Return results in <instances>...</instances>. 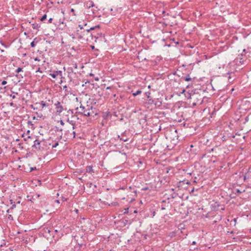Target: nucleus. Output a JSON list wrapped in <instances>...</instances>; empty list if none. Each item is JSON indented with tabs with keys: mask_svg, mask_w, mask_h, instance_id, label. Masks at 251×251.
<instances>
[{
	"mask_svg": "<svg viewBox=\"0 0 251 251\" xmlns=\"http://www.w3.org/2000/svg\"><path fill=\"white\" fill-rule=\"evenodd\" d=\"M176 235V233L175 231H172L169 234V236L171 237V238L175 237Z\"/></svg>",
	"mask_w": 251,
	"mask_h": 251,
	"instance_id": "4468645a",
	"label": "nucleus"
},
{
	"mask_svg": "<svg viewBox=\"0 0 251 251\" xmlns=\"http://www.w3.org/2000/svg\"><path fill=\"white\" fill-rule=\"evenodd\" d=\"M134 213H137V211L136 210H134Z\"/></svg>",
	"mask_w": 251,
	"mask_h": 251,
	"instance_id": "4d7b16f0",
	"label": "nucleus"
},
{
	"mask_svg": "<svg viewBox=\"0 0 251 251\" xmlns=\"http://www.w3.org/2000/svg\"><path fill=\"white\" fill-rule=\"evenodd\" d=\"M60 124L62 125V126H64V123L63 122V121L62 120H60Z\"/></svg>",
	"mask_w": 251,
	"mask_h": 251,
	"instance_id": "c9c22d12",
	"label": "nucleus"
},
{
	"mask_svg": "<svg viewBox=\"0 0 251 251\" xmlns=\"http://www.w3.org/2000/svg\"><path fill=\"white\" fill-rule=\"evenodd\" d=\"M87 6L89 8L92 7L94 6V4L93 1L89 0L87 2Z\"/></svg>",
	"mask_w": 251,
	"mask_h": 251,
	"instance_id": "9b49d317",
	"label": "nucleus"
},
{
	"mask_svg": "<svg viewBox=\"0 0 251 251\" xmlns=\"http://www.w3.org/2000/svg\"><path fill=\"white\" fill-rule=\"evenodd\" d=\"M9 104L11 106L15 107V104L13 102L10 103Z\"/></svg>",
	"mask_w": 251,
	"mask_h": 251,
	"instance_id": "4c0bfd02",
	"label": "nucleus"
},
{
	"mask_svg": "<svg viewBox=\"0 0 251 251\" xmlns=\"http://www.w3.org/2000/svg\"><path fill=\"white\" fill-rule=\"evenodd\" d=\"M62 200H63V201H67V199L64 198H62Z\"/></svg>",
	"mask_w": 251,
	"mask_h": 251,
	"instance_id": "c03bdc74",
	"label": "nucleus"
},
{
	"mask_svg": "<svg viewBox=\"0 0 251 251\" xmlns=\"http://www.w3.org/2000/svg\"><path fill=\"white\" fill-rule=\"evenodd\" d=\"M71 11H74V10L73 9H71Z\"/></svg>",
	"mask_w": 251,
	"mask_h": 251,
	"instance_id": "13d9d810",
	"label": "nucleus"
},
{
	"mask_svg": "<svg viewBox=\"0 0 251 251\" xmlns=\"http://www.w3.org/2000/svg\"><path fill=\"white\" fill-rule=\"evenodd\" d=\"M141 93H142V91L141 90H138L136 92H133L132 93V95L134 96H136L137 95H138L140 94Z\"/></svg>",
	"mask_w": 251,
	"mask_h": 251,
	"instance_id": "2eb2a0df",
	"label": "nucleus"
},
{
	"mask_svg": "<svg viewBox=\"0 0 251 251\" xmlns=\"http://www.w3.org/2000/svg\"><path fill=\"white\" fill-rule=\"evenodd\" d=\"M52 21H53V19H52V18H50V19L48 20V23H52Z\"/></svg>",
	"mask_w": 251,
	"mask_h": 251,
	"instance_id": "cd10ccee",
	"label": "nucleus"
},
{
	"mask_svg": "<svg viewBox=\"0 0 251 251\" xmlns=\"http://www.w3.org/2000/svg\"><path fill=\"white\" fill-rule=\"evenodd\" d=\"M189 99H191L192 105L196 106L201 104L202 102L201 96L198 94H189Z\"/></svg>",
	"mask_w": 251,
	"mask_h": 251,
	"instance_id": "7ed1b4c3",
	"label": "nucleus"
},
{
	"mask_svg": "<svg viewBox=\"0 0 251 251\" xmlns=\"http://www.w3.org/2000/svg\"><path fill=\"white\" fill-rule=\"evenodd\" d=\"M47 18V15L45 14L44 15L42 18L40 19L41 21L43 22L44 20H45Z\"/></svg>",
	"mask_w": 251,
	"mask_h": 251,
	"instance_id": "6ab92c4d",
	"label": "nucleus"
},
{
	"mask_svg": "<svg viewBox=\"0 0 251 251\" xmlns=\"http://www.w3.org/2000/svg\"><path fill=\"white\" fill-rule=\"evenodd\" d=\"M63 102H62L57 101L54 103L55 108L56 109V114L60 115L64 110H66V109L64 108L63 106Z\"/></svg>",
	"mask_w": 251,
	"mask_h": 251,
	"instance_id": "20e7f679",
	"label": "nucleus"
},
{
	"mask_svg": "<svg viewBox=\"0 0 251 251\" xmlns=\"http://www.w3.org/2000/svg\"><path fill=\"white\" fill-rule=\"evenodd\" d=\"M74 67L75 68H77V65L76 64H74Z\"/></svg>",
	"mask_w": 251,
	"mask_h": 251,
	"instance_id": "a18cd8bd",
	"label": "nucleus"
},
{
	"mask_svg": "<svg viewBox=\"0 0 251 251\" xmlns=\"http://www.w3.org/2000/svg\"><path fill=\"white\" fill-rule=\"evenodd\" d=\"M181 79L184 80L186 81H189L192 80V78L190 77L189 75H187L186 76H182Z\"/></svg>",
	"mask_w": 251,
	"mask_h": 251,
	"instance_id": "9d476101",
	"label": "nucleus"
},
{
	"mask_svg": "<svg viewBox=\"0 0 251 251\" xmlns=\"http://www.w3.org/2000/svg\"><path fill=\"white\" fill-rule=\"evenodd\" d=\"M113 97H116V94H114V95H113Z\"/></svg>",
	"mask_w": 251,
	"mask_h": 251,
	"instance_id": "bf43d9fd",
	"label": "nucleus"
},
{
	"mask_svg": "<svg viewBox=\"0 0 251 251\" xmlns=\"http://www.w3.org/2000/svg\"><path fill=\"white\" fill-rule=\"evenodd\" d=\"M67 88V86H66V85H65V86H64L63 87V89H65V91H66V90H66Z\"/></svg>",
	"mask_w": 251,
	"mask_h": 251,
	"instance_id": "37998d69",
	"label": "nucleus"
},
{
	"mask_svg": "<svg viewBox=\"0 0 251 251\" xmlns=\"http://www.w3.org/2000/svg\"><path fill=\"white\" fill-rule=\"evenodd\" d=\"M58 145V142H56L52 146V148H55Z\"/></svg>",
	"mask_w": 251,
	"mask_h": 251,
	"instance_id": "aec40b11",
	"label": "nucleus"
},
{
	"mask_svg": "<svg viewBox=\"0 0 251 251\" xmlns=\"http://www.w3.org/2000/svg\"><path fill=\"white\" fill-rule=\"evenodd\" d=\"M30 107H31L32 109H35V108L34 107V106H33V105H30Z\"/></svg>",
	"mask_w": 251,
	"mask_h": 251,
	"instance_id": "a19ab883",
	"label": "nucleus"
},
{
	"mask_svg": "<svg viewBox=\"0 0 251 251\" xmlns=\"http://www.w3.org/2000/svg\"><path fill=\"white\" fill-rule=\"evenodd\" d=\"M15 94L18 95V93H14Z\"/></svg>",
	"mask_w": 251,
	"mask_h": 251,
	"instance_id": "0e129e2a",
	"label": "nucleus"
},
{
	"mask_svg": "<svg viewBox=\"0 0 251 251\" xmlns=\"http://www.w3.org/2000/svg\"><path fill=\"white\" fill-rule=\"evenodd\" d=\"M128 208H125V212H124V213H128Z\"/></svg>",
	"mask_w": 251,
	"mask_h": 251,
	"instance_id": "473e14b6",
	"label": "nucleus"
},
{
	"mask_svg": "<svg viewBox=\"0 0 251 251\" xmlns=\"http://www.w3.org/2000/svg\"><path fill=\"white\" fill-rule=\"evenodd\" d=\"M75 212H76V213H77V212H78V210H77V209H75Z\"/></svg>",
	"mask_w": 251,
	"mask_h": 251,
	"instance_id": "603ef678",
	"label": "nucleus"
},
{
	"mask_svg": "<svg viewBox=\"0 0 251 251\" xmlns=\"http://www.w3.org/2000/svg\"><path fill=\"white\" fill-rule=\"evenodd\" d=\"M118 205V203L117 202H115L114 203V205Z\"/></svg>",
	"mask_w": 251,
	"mask_h": 251,
	"instance_id": "de8ad7c7",
	"label": "nucleus"
},
{
	"mask_svg": "<svg viewBox=\"0 0 251 251\" xmlns=\"http://www.w3.org/2000/svg\"><path fill=\"white\" fill-rule=\"evenodd\" d=\"M55 128H56L55 131L62 132L63 130V129L62 128L59 129V127H55Z\"/></svg>",
	"mask_w": 251,
	"mask_h": 251,
	"instance_id": "a878e982",
	"label": "nucleus"
},
{
	"mask_svg": "<svg viewBox=\"0 0 251 251\" xmlns=\"http://www.w3.org/2000/svg\"><path fill=\"white\" fill-rule=\"evenodd\" d=\"M34 60L35 61H40V59L39 58H38V57H36V58H34Z\"/></svg>",
	"mask_w": 251,
	"mask_h": 251,
	"instance_id": "f704fd0d",
	"label": "nucleus"
},
{
	"mask_svg": "<svg viewBox=\"0 0 251 251\" xmlns=\"http://www.w3.org/2000/svg\"><path fill=\"white\" fill-rule=\"evenodd\" d=\"M77 109L78 110V113L80 114H83L85 116H87V113L88 111L87 109H85V107L82 105H81L79 108H77Z\"/></svg>",
	"mask_w": 251,
	"mask_h": 251,
	"instance_id": "39448f33",
	"label": "nucleus"
},
{
	"mask_svg": "<svg viewBox=\"0 0 251 251\" xmlns=\"http://www.w3.org/2000/svg\"><path fill=\"white\" fill-rule=\"evenodd\" d=\"M35 40V39L34 40ZM30 46H31V47L32 48H34V47L35 46V43H34V41H33L31 43V44H30Z\"/></svg>",
	"mask_w": 251,
	"mask_h": 251,
	"instance_id": "b1692460",
	"label": "nucleus"
},
{
	"mask_svg": "<svg viewBox=\"0 0 251 251\" xmlns=\"http://www.w3.org/2000/svg\"><path fill=\"white\" fill-rule=\"evenodd\" d=\"M167 138L169 139L173 143L176 144L178 140V135L176 129L175 130H170L167 133Z\"/></svg>",
	"mask_w": 251,
	"mask_h": 251,
	"instance_id": "f03ea898",
	"label": "nucleus"
},
{
	"mask_svg": "<svg viewBox=\"0 0 251 251\" xmlns=\"http://www.w3.org/2000/svg\"><path fill=\"white\" fill-rule=\"evenodd\" d=\"M68 72L69 73L68 77H71L69 75L71 73H73V68H68Z\"/></svg>",
	"mask_w": 251,
	"mask_h": 251,
	"instance_id": "f3484780",
	"label": "nucleus"
},
{
	"mask_svg": "<svg viewBox=\"0 0 251 251\" xmlns=\"http://www.w3.org/2000/svg\"><path fill=\"white\" fill-rule=\"evenodd\" d=\"M40 196L39 195H37V197H39Z\"/></svg>",
	"mask_w": 251,
	"mask_h": 251,
	"instance_id": "69168bd1",
	"label": "nucleus"
},
{
	"mask_svg": "<svg viewBox=\"0 0 251 251\" xmlns=\"http://www.w3.org/2000/svg\"><path fill=\"white\" fill-rule=\"evenodd\" d=\"M56 202H59L58 200H56Z\"/></svg>",
	"mask_w": 251,
	"mask_h": 251,
	"instance_id": "680f3d73",
	"label": "nucleus"
},
{
	"mask_svg": "<svg viewBox=\"0 0 251 251\" xmlns=\"http://www.w3.org/2000/svg\"><path fill=\"white\" fill-rule=\"evenodd\" d=\"M7 81H5V80H3V81H2V82H1V84H2V85H4L6 84H7Z\"/></svg>",
	"mask_w": 251,
	"mask_h": 251,
	"instance_id": "c85d7f7f",
	"label": "nucleus"
},
{
	"mask_svg": "<svg viewBox=\"0 0 251 251\" xmlns=\"http://www.w3.org/2000/svg\"><path fill=\"white\" fill-rule=\"evenodd\" d=\"M50 75L53 78H55L57 76V75L55 73V71L53 73L50 74Z\"/></svg>",
	"mask_w": 251,
	"mask_h": 251,
	"instance_id": "dca6fc26",
	"label": "nucleus"
},
{
	"mask_svg": "<svg viewBox=\"0 0 251 251\" xmlns=\"http://www.w3.org/2000/svg\"><path fill=\"white\" fill-rule=\"evenodd\" d=\"M106 90H110L111 89V87H107L106 88Z\"/></svg>",
	"mask_w": 251,
	"mask_h": 251,
	"instance_id": "79ce46f5",
	"label": "nucleus"
},
{
	"mask_svg": "<svg viewBox=\"0 0 251 251\" xmlns=\"http://www.w3.org/2000/svg\"><path fill=\"white\" fill-rule=\"evenodd\" d=\"M62 138V134L60 136L59 139H61Z\"/></svg>",
	"mask_w": 251,
	"mask_h": 251,
	"instance_id": "3c124183",
	"label": "nucleus"
},
{
	"mask_svg": "<svg viewBox=\"0 0 251 251\" xmlns=\"http://www.w3.org/2000/svg\"><path fill=\"white\" fill-rule=\"evenodd\" d=\"M93 167L92 165L87 166L86 167V172L90 174L94 173V171L93 169Z\"/></svg>",
	"mask_w": 251,
	"mask_h": 251,
	"instance_id": "6e6552de",
	"label": "nucleus"
},
{
	"mask_svg": "<svg viewBox=\"0 0 251 251\" xmlns=\"http://www.w3.org/2000/svg\"><path fill=\"white\" fill-rule=\"evenodd\" d=\"M10 209H8V210H7V213H9V212H10Z\"/></svg>",
	"mask_w": 251,
	"mask_h": 251,
	"instance_id": "8fccbe9b",
	"label": "nucleus"
},
{
	"mask_svg": "<svg viewBox=\"0 0 251 251\" xmlns=\"http://www.w3.org/2000/svg\"><path fill=\"white\" fill-rule=\"evenodd\" d=\"M99 28L100 26L98 25L95 26L91 27L90 28L84 29L83 31L77 30L76 31V34L78 35V38L84 39L89 34H90V36L92 35V34H90V32L91 30H94L96 28L99 29Z\"/></svg>",
	"mask_w": 251,
	"mask_h": 251,
	"instance_id": "f257e3e1",
	"label": "nucleus"
},
{
	"mask_svg": "<svg viewBox=\"0 0 251 251\" xmlns=\"http://www.w3.org/2000/svg\"><path fill=\"white\" fill-rule=\"evenodd\" d=\"M11 204H12V207L11 208V209H13L14 207H16V204L15 201H13V200H11L10 201Z\"/></svg>",
	"mask_w": 251,
	"mask_h": 251,
	"instance_id": "ddd939ff",
	"label": "nucleus"
},
{
	"mask_svg": "<svg viewBox=\"0 0 251 251\" xmlns=\"http://www.w3.org/2000/svg\"><path fill=\"white\" fill-rule=\"evenodd\" d=\"M185 91V90H183L182 93H184Z\"/></svg>",
	"mask_w": 251,
	"mask_h": 251,
	"instance_id": "052dcab7",
	"label": "nucleus"
},
{
	"mask_svg": "<svg viewBox=\"0 0 251 251\" xmlns=\"http://www.w3.org/2000/svg\"><path fill=\"white\" fill-rule=\"evenodd\" d=\"M36 72H40V73H42V72L40 70V67H38L37 70L36 71Z\"/></svg>",
	"mask_w": 251,
	"mask_h": 251,
	"instance_id": "72a5a7b5",
	"label": "nucleus"
},
{
	"mask_svg": "<svg viewBox=\"0 0 251 251\" xmlns=\"http://www.w3.org/2000/svg\"><path fill=\"white\" fill-rule=\"evenodd\" d=\"M41 142L38 140H35L34 142V144L32 146V147L34 148H35L37 150H40L41 146H40Z\"/></svg>",
	"mask_w": 251,
	"mask_h": 251,
	"instance_id": "423d86ee",
	"label": "nucleus"
},
{
	"mask_svg": "<svg viewBox=\"0 0 251 251\" xmlns=\"http://www.w3.org/2000/svg\"><path fill=\"white\" fill-rule=\"evenodd\" d=\"M78 26L80 27V29L81 30H82V29H84V27H83V25H79Z\"/></svg>",
	"mask_w": 251,
	"mask_h": 251,
	"instance_id": "7c9ffc66",
	"label": "nucleus"
},
{
	"mask_svg": "<svg viewBox=\"0 0 251 251\" xmlns=\"http://www.w3.org/2000/svg\"><path fill=\"white\" fill-rule=\"evenodd\" d=\"M83 26H87V24H85Z\"/></svg>",
	"mask_w": 251,
	"mask_h": 251,
	"instance_id": "864d4df0",
	"label": "nucleus"
},
{
	"mask_svg": "<svg viewBox=\"0 0 251 251\" xmlns=\"http://www.w3.org/2000/svg\"><path fill=\"white\" fill-rule=\"evenodd\" d=\"M27 124L28 125H31V126L33 125V124L31 121H28L27 122Z\"/></svg>",
	"mask_w": 251,
	"mask_h": 251,
	"instance_id": "2f4dec72",
	"label": "nucleus"
},
{
	"mask_svg": "<svg viewBox=\"0 0 251 251\" xmlns=\"http://www.w3.org/2000/svg\"><path fill=\"white\" fill-rule=\"evenodd\" d=\"M67 122H68L70 124L73 126V129H74L75 128V123L73 120H70L69 119H68L67 120Z\"/></svg>",
	"mask_w": 251,
	"mask_h": 251,
	"instance_id": "1a4fd4ad",
	"label": "nucleus"
},
{
	"mask_svg": "<svg viewBox=\"0 0 251 251\" xmlns=\"http://www.w3.org/2000/svg\"><path fill=\"white\" fill-rule=\"evenodd\" d=\"M236 192L238 193H242V191H241L239 189H236Z\"/></svg>",
	"mask_w": 251,
	"mask_h": 251,
	"instance_id": "58836bf2",
	"label": "nucleus"
},
{
	"mask_svg": "<svg viewBox=\"0 0 251 251\" xmlns=\"http://www.w3.org/2000/svg\"><path fill=\"white\" fill-rule=\"evenodd\" d=\"M193 244H196V242L195 241L193 242L192 243Z\"/></svg>",
	"mask_w": 251,
	"mask_h": 251,
	"instance_id": "5fc2aeb1",
	"label": "nucleus"
},
{
	"mask_svg": "<svg viewBox=\"0 0 251 251\" xmlns=\"http://www.w3.org/2000/svg\"><path fill=\"white\" fill-rule=\"evenodd\" d=\"M92 48L94 49V46H92Z\"/></svg>",
	"mask_w": 251,
	"mask_h": 251,
	"instance_id": "e2e57ef3",
	"label": "nucleus"
},
{
	"mask_svg": "<svg viewBox=\"0 0 251 251\" xmlns=\"http://www.w3.org/2000/svg\"><path fill=\"white\" fill-rule=\"evenodd\" d=\"M34 169H36V168H35L34 169H33V168H31V171H32V170H34Z\"/></svg>",
	"mask_w": 251,
	"mask_h": 251,
	"instance_id": "09e8293b",
	"label": "nucleus"
},
{
	"mask_svg": "<svg viewBox=\"0 0 251 251\" xmlns=\"http://www.w3.org/2000/svg\"><path fill=\"white\" fill-rule=\"evenodd\" d=\"M21 71H23V69L22 68H20V67H19L18 68H17V69L16 71V72L17 73H20Z\"/></svg>",
	"mask_w": 251,
	"mask_h": 251,
	"instance_id": "4be33fe9",
	"label": "nucleus"
},
{
	"mask_svg": "<svg viewBox=\"0 0 251 251\" xmlns=\"http://www.w3.org/2000/svg\"><path fill=\"white\" fill-rule=\"evenodd\" d=\"M10 96L12 98V99H15L16 98V96L15 95H12V94H11L10 95Z\"/></svg>",
	"mask_w": 251,
	"mask_h": 251,
	"instance_id": "c756f323",
	"label": "nucleus"
},
{
	"mask_svg": "<svg viewBox=\"0 0 251 251\" xmlns=\"http://www.w3.org/2000/svg\"><path fill=\"white\" fill-rule=\"evenodd\" d=\"M148 189H149L148 187H144V188H143L142 189V190H143V191H146V190H148Z\"/></svg>",
	"mask_w": 251,
	"mask_h": 251,
	"instance_id": "e433bc0d",
	"label": "nucleus"
},
{
	"mask_svg": "<svg viewBox=\"0 0 251 251\" xmlns=\"http://www.w3.org/2000/svg\"><path fill=\"white\" fill-rule=\"evenodd\" d=\"M55 73L57 75H59L60 76H62V72L61 71H55Z\"/></svg>",
	"mask_w": 251,
	"mask_h": 251,
	"instance_id": "412c9836",
	"label": "nucleus"
},
{
	"mask_svg": "<svg viewBox=\"0 0 251 251\" xmlns=\"http://www.w3.org/2000/svg\"><path fill=\"white\" fill-rule=\"evenodd\" d=\"M232 74V73H227V75H228V80L230 81V80L231 79V76L230 75Z\"/></svg>",
	"mask_w": 251,
	"mask_h": 251,
	"instance_id": "bb28decb",
	"label": "nucleus"
},
{
	"mask_svg": "<svg viewBox=\"0 0 251 251\" xmlns=\"http://www.w3.org/2000/svg\"><path fill=\"white\" fill-rule=\"evenodd\" d=\"M194 191V188H193L192 190L191 191V193H192Z\"/></svg>",
	"mask_w": 251,
	"mask_h": 251,
	"instance_id": "49530a36",
	"label": "nucleus"
},
{
	"mask_svg": "<svg viewBox=\"0 0 251 251\" xmlns=\"http://www.w3.org/2000/svg\"><path fill=\"white\" fill-rule=\"evenodd\" d=\"M73 137L74 138H75V131H73Z\"/></svg>",
	"mask_w": 251,
	"mask_h": 251,
	"instance_id": "ea45409f",
	"label": "nucleus"
},
{
	"mask_svg": "<svg viewBox=\"0 0 251 251\" xmlns=\"http://www.w3.org/2000/svg\"><path fill=\"white\" fill-rule=\"evenodd\" d=\"M150 94H151V93L149 92H146L145 93V95L148 98H149L150 97Z\"/></svg>",
	"mask_w": 251,
	"mask_h": 251,
	"instance_id": "393cba45",
	"label": "nucleus"
},
{
	"mask_svg": "<svg viewBox=\"0 0 251 251\" xmlns=\"http://www.w3.org/2000/svg\"><path fill=\"white\" fill-rule=\"evenodd\" d=\"M40 104L42 106V108L44 107L47 106L46 103L44 101H41Z\"/></svg>",
	"mask_w": 251,
	"mask_h": 251,
	"instance_id": "a211bd4d",
	"label": "nucleus"
},
{
	"mask_svg": "<svg viewBox=\"0 0 251 251\" xmlns=\"http://www.w3.org/2000/svg\"><path fill=\"white\" fill-rule=\"evenodd\" d=\"M32 27L33 29L38 30L39 28L40 27V25L38 24L34 23L32 24Z\"/></svg>",
	"mask_w": 251,
	"mask_h": 251,
	"instance_id": "f8f14e48",
	"label": "nucleus"
},
{
	"mask_svg": "<svg viewBox=\"0 0 251 251\" xmlns=\"http://www.w3.org/2000/svg\"><path fill=\"white\" fill-rule=\"evenodd\" d=\"M179 183H186V184H189V182L188 180L186 181V180H183V181H180V182H179Z\"/></svg>",
	"mask_w": 251,
	"mask_h": 251,
	"instance_id": "5701e85b",
	"label": "nucleus"
},
{
	"mask_svg": "<svg viewBox=\"0 0 251 251\" xmlns=\"http://www.w3.org/2000/svg\"><path fill=\"white\" fill-rule=\"evenodd\" d=\"M87 117H94V115H96V113H95L92 110V108H91L90 109L89 107L87 108Z\"/></svg>",
	"mask_w": 251,
	"mask_h": 251,
	"instance_id": "0eeeda50",
	"label": "nucleus"
},
{
	"mask_svg": "<svg viewBox=\"0 0 251 251\" xmlns=\"http://www.w3.org/2000/svg\"><path fill=\"white\" fill-rule=\"evenodd\" d=\"M215 204H216V205H217V206L218 207L219 204H217V203H215Z\"/></svg>",
	"mask_w": 251,
	"mask_h": 251,
	"instance_id": "6e6d98bb",
	"label": "nucleus"
}]
</instances>
